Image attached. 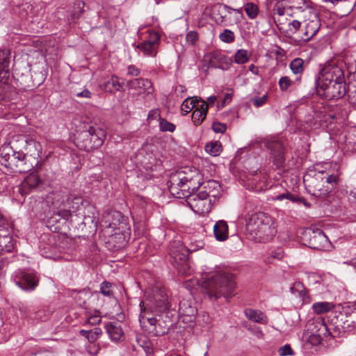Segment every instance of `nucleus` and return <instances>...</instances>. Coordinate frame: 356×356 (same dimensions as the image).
<instances>
[{
    "label": "nucleus",
    "mask_w": 356,
    "mask_h": 356,
    "mask_svg": "<svg viewBox=\"0 0 356 356\" xmlns=\"http://www.w3.org/2000/svg\"><path fill=\"white\" fill-rule=\"evenodd\" d=\"M202 176L195 168L184 167L172 174L168 183L170 193L176 198L186 199L190 208L196 213L204 215L211 209V196L215 197L218 183L209 180L202 186Z\"/></svg>",
    "instance_id": "obj_1"
},
{
    "label": "nucleus",
    "mask_w": 356,
    "mask_h": 356,
    "mask_svg": "<svg viewBox=\"0 0 356 356\" xmlns=\"http://www.w3.org/2000/svg\"><path fill=\"white\" fill-rule=\"evenodd\" d=\"M200 285L211 300H216L222 297L228 299L234 295V280L229 275L220 270L204 272Z\"/></svg>",
    "instance_id": "obj_2"
},
{
    "label": "nucleus",
    "mask_w": 356,
    "mask_h": 356,
    "mask_svg": "<svg viewBox=\"0 0 356 356\" xmlns=\"http://www.w3.org/2000/svg\"><path fill=\"white\" fill-rule=\"evenodd\" d=\"M249 237L258 243L271 241L277 234L275 220L268 213L257 212L250 216L246 222Z\"/></svg>",
    "instance_id": "obj_3"
},
{
    "label": "nucleus",
    "mask_w": 356,
    "mask_h": 356,
    "mask_svg": "<svg viewBox=\"0 0 356 356\" xmlns=\"http://www.w3.org/2000/svg\"><path fill=\"white\" fill-rule=\"evenodd\" d=\"M140 307L139 322L143 329L155 337L163 336L168 332L172 325L169 312L156 314L154 316H152V314L147 311L143 301L140 302Z\"/></svg>",
    "instance_id": "obj_4"
},
{
    "label": "nucleus",
    "mask_w": 356,
    "mask_h": 356,
    "mask_svg": "<svg viewBox=\"0 0 356 356\" xmlns=\"http://www.w3.org/2000/svg\"><path fill=\"white\" fill-rule=\"evenodd\" d=\"M53 195L54 196L53 198L57 201L56 210L47 218L46 223L50 230L58 232L72 217L71 209L74 208L71 206L72 202L73 200L79 201L80 199L72 195L53 194Z\"/></svg>",
    "instance_id": "obj_5"
},
{
    "label": "nucleus",
    "mask_w": 356,
    "mask_h": 356,
    "mask_svg": "<svg viewBox=\"0 0 356 356\" xmlns=\"http://www.w3.org/2000/svg\"><path fill=\"white\" fill-rule=\"evenodd\" d=\"M23 150L19 148L17 140L3 145L0 149V163L14 173L28 172L26 162L24 161Z\"/></svg>",
    "instance_id": "obj_6"
},
{
    "label": "nucleus",
    "mask_w": 356,
    "mask_h": 356,
    "mask_svg": "<svg viewBox=\"0 0 356 356\" xmlns=\"http://www.w3.org/2000/svg\"><path fill=\"white\" fill-rule=\"evenodd\" d=\"M332 328L335 334L341 335L353 332L356 329V303L349 302L343 307V312H332Z\"/></svg>",
    "instance_id": "obj_7"
},
{
    "label": "nucleus",
    "mask_w": 356,
    "mask_h": 356,
    "mask_svg": "<svg viewBox=\"0 0 356 356\" xmlns=\"http://www.w3.org/2000/svg\"><path fill=\"white\" fill-rule=\"evenodd\" d=\"M106 138L105 131L97 125L87 124L76 138V145L89 152L102 145Z\"/></svg>",
    "instance_id": "obj_8"
},
{
    "label": "nucleus",
    "mask_w": 356,
    "mask_h": 356,
    "mask_svg": "<svg viewBox=\"0 0 356 356\" xmlns=\"http://www.w3.org/2000/svg\"><path fill=\"white\" fill-rule=\"evenodd\" d=\"M19 148L23 150L24 156V161L28 172L31 171L35 167H38L42 154V146L40 143L31 138H26L20 136L17 140Z\"/></svg>",
    "instance_id": "obj_9"
},
{
    "label": "nucleus",
    "mask_w": 356,
    "mask_h": 356,
    "mask_svg": "<svg viewBox=\"0 0 356 356\" xmlns=\"http://www.w3.org/2000/svg\"><path fill=\"white\" fill-rule=\"evenodd\" d=\"M301 18L303 20L304 27L301 29L302 35L296 39V42L305 43L316 35L321 26L319 12L315 8L309 12L306 10L305 15Z\"/></svg>",
    "instance_id": "obj_10"
},
{
    "label": "nucleus",
    "mask_w": 356,
    "mask_h": 356,
    "mask_svg": "<svg viewBox=\"0 0 356 356\" xmlns=\"http://www.w3.org/2000/svg\"><path fill=\"white\" fill-rule=\"evenodd\" d=\"M345 79L342 68L335 64L327 63L321 67L318 74L314 76V86L323 83H332L335 81Z\"/></svg>",
    "instance_id": "obj_11"
},
{
    "label": "nucleus",
    "mask_w": 356,
    "mask_h": 356,
    "mask_svg": "<svg viewBox=\"0 0 356 356\" xmlns=\"http://www.w3.org/2000/svg\"><path fill=\"white\" fill-rule=\"evenodd\" d=\"M317 94L323 98L332 100L342 98L347 92L345 79L335 81L332 83H323L314 86Z\"/></svg>",
    "instance_id": "obj_12"
},
{
    "label": "nucleus",
    "mask_w": 356,
    "mask_h": 356,
    "mask_svg": "<svg viewBox=\"0 0 356 356\" xmlns=\"http://www.w3.org/2000/svg\"><path fill=\"white\" fill-rule=\"evenodd\" d=\"M323 173L318 172L314 177L304 178V184L307 191L313 196L324 198L332 191V187H327Z\"/></svg>",
    "instance_id": "obj_13"
},
{
    "label": "nucleus",
    "mask_w": 356,
    "mask_h": 356,
    "mask_svg": "<svg viewBox=\"0 0 356 356\" xmlns=\"http://www.w3.org/2000/svg\"><path fill=\"white\" fill-rule=\"evenodd\" d=\"M145 307L150 314L168 312L169 302L167 294L161 289H156L154 291L153 296L149 299L148 302L145 303Z\"/></svg>",
    "instance_id": "obj_14"
},
{
    "label": "nucleus",
    "mask_w": 356,
    "mask_h": 356,
    "mask_svg": "<svg viewBox=\"0 0 356 356\" xmlns=\"http://www.w3.org/2000/svg\"><path fill=\"white\" fill-rule=\"evenodd\" d=\"M14 281L22 290L32 291L38 286L40 277L34 271H19L15 275Z\"/></svg>",
    "instance_id": "obj_15"
},
{
    "label": "nucleus",
    "mask_w": 356,
    "mask_h": 356,
    "mask_svg": "<svg viewBox=\"0 0 356 356\" xmlns=\"http://www.w3.org/2000/svg\"><path fill=\"white\" fill-rule=\"evenodd\" d=\"M197 249L193 247L187 248L179 241H174L170 248V261L174 266L188 261L189 253Z\"/></svg>",
    "instance_id": "obj_16"
},
{
    "label": "nucleus",
    "mask_w": 356,
    "mask_h": 356,
    "mask_svg": "<svg viewBox=\"0 0 356 356\" xmlns=\"http://www.w3.org/2000/svg\"><path fill=\"white\" fill-rule=\"evenodd\" d=\"M333 316L332 312L327 316L328 324H326L323 318L316 319L312 323L308 325V331L312 332L315 334H319L322 339L327 336H331L332 338L341 337V335L335 334L336 333L332 328L331 320Z\"/></svg>",
    "instance_id": "obj_17"
},
{
    "label": "nucleus",
    "mask_w": 356,
    "mask_h": 356,
    "mask_svg": "<svg viewBox=\"0 0 356 356\" xmlns=\"http://www.w3.org/2000/svg\"><path fill=\"white\" fill-rule=\"evenodd\" d=\"M304 235L311 248L324 250L328 246V238L320 229H307Z\"/></svg>",
    "instance_id": "obj_18"
},
{
    "label": "nucleus",
    "mask_w": 356,
    "mask_h": 356,
    "mask_svg": "<svg viewBox=\"0 0 356 356\" xmlns=\"http://www.w3.org/2000/svg\"><path fill=\"white\" fill-rule=\"evenodd\" d=\"M264 146L270 151L273 158L274 164L278 167H282L284 163V147L281 141L275 138H266L264 140Z\"/></svg>",
    "instance_id": "obj_19"
},
{
    "label": "nucleus",
    "mask_w": 356,
    "mask_h": 356,
    "mask_svg": "<svg viewBox=\"0 0 356 356\" xmlns=\"http://www.w3.org/2000/svg\"><path fill=\"white\" fill-rule=\"evenodd\" d=\"M160 42V36L156 32H149L148 38L138 44L137 47L145 56L155 57Z\"/></svg>",
    "instance_id": "obj_20"
},
{
    "label": "nucleus",
    "mask_w": 356,
    "mask_h": 356,
    "mask_svg": "<svg viewBox=\"0 0 356 356\" xmlns=\"http://www.w3.org/2000/svg\"><path fill=\"white\" fill-rule=\"evenodd\" d=\"M205 58L209 62V67L219 68L222 70H228L232 63L230 58L218 50L208 54Z\"/></svg>",
    "instance_id": "obj_21"
},
{
    "label": "nucleus",
    "mask_w": 356,
    "mask_h": 356,
    "mask_svg": "<svg viewBox=\"0 0 356 356\" xmlns=\"http://www.w3.org/2000/svg\"><path fill=\"white\" fill-rule=\"evenodd\" d=\"M42 182V180L37 172H31L26 176L19 186L18 191L22 195L30 193L35 189Z\"/></svg>",
    "instance_id": "obj_22"
},
{
    "label": "nucleus",
    "mask_w": 356,
    "mask_h": 356,
    "mask_svg": "<svg viewBox=\"0 0 356 356\" xmlns=\"http://www.w3.org/2000/svg\"><path fill=\"white\" fill-rule=\"evenodd\" d=\"M11 54L7 49H0V83H6L10 77Z\"/></svg>",
    "instance_id": "obj_23"
},
{
    "label": "nucleus",
    "mask_w": 356,
    "mask_h": 356,
    "mask_svg": "<svg viewBox=\"0 0 356 356\" xmlns=\"http://www.w3.org/2000/svg\"><path fill=\"white\" fill-rule=\"evenodd\" d=\"M104 328L112 341L120 342L124 340V332L119 322H108L104 325Z\"/></svg>",
    "instance_id": "obj_24"
},
{
    "label": "nucleus",
    "mask_w": 356,
    "mask_h": 356,
    "mask_svg": "<svg viewBox=\"0 0 356 356\" xmlns=\"http://www.w3.org/2000/svg\"><path fill=\"white\" fill-rule=\"evenodd\" d=\"M286 8L293 11L294 14H299L300 17L305 15L306 10L309 12L314 8L309 6L305 0H284Z\"/></svg>",
    "instance_id": "obj_25"
},
{
    "label": "nucleus",
    "mask_w": 356,
    "mask_h": 356,
    "mask_svg": "<svg viewBox=\"0 0 356 356\" xmlns=\"http://www.w3.org/2000/svg\"><path fill=\"white\" fill-rule=\"evenodd\" d=\"M127 86L131 89L141 90L144 93L151 94L154 91L152 83L147 79H134L127 81Z\"/></svg>",
    "instance_id": "obj_26"
},
{
    "label": "nucleus",
    "mask_w": 356,
    "mask_h": 356,
    "mask_svg": "<svg viewBox=\"0 0 356 356\" xmlns=\"http://www.w3.org/2000/svg\"><path fill=\"white\" fill-rule=\"evenodd\" d=\"M9 226V222L0 213V246L2 250L5 248L8 251H9V250L6 243H10L11 241Z\"/></svg>",
    "instance_id": "obj_27"
},
{
    "label": "nucleus",
    "mask_w": 356,
    "mask_h": 356,
    "mask_svg": "<svg viewBox=\"0 0 356 356\" xmlns=\"http://www.w3.org/2000/svg\"><path fill=\"white\" fill-rule=\"evenodd\" d=\"M124 83L120 81L119 77L112 76L111 78L105 80L101 85V87L110 93H114L117 91L123 90Z\"/></svg>",
    "instance_id": "obj_28"
},
{
    "label": "nucleus",
    "mask_w": 356,
    "mask_h": 356,
    "mask_svg": "<svg viewBox=\"0 0 356 356\" xmlns=\"http://www.w3.org/2000/svg\"><path fill=\"white\" fill-rule=\"evenodd\" d=\"M201 104L197 105V108L192 113V121L195 126H198L202 123L206 118L208 112V105L207 103L201 100Z\"/></svg>",
    "instance_id": "obj_29"
},
{
    "label": "nucleus",
    "mask_w": 356,
    "mask_h": 356,
    "mask_svg": "<svg viewBox=\"0 0 356 356\" xmlns=\"http://www.w3.org/2000/svg\"><path fill=\"white\" fill-rule=\"evenodd\" d=\"M179 312L180 315L188 317L189 321H192L197 313V309L188 300H182L179 302Z\"/></svg>",
    "instance_id": "obj_30"
},
{
    "label": "nucleus",
    "mask_w": 356,
    "mask_h": 356,
    "mask_svg": "<svg viewBox=\"0 0 356 356\" xmlns=\"http://www.w3.org/2000/svg\"><path fill=\"white\" fill-rule=\"evenodd\" d=\"M213 233L216 240L224 241L228 238V225L225 220H218L213 226Z\"/></svg>",
    "instance_id": "obj_31"
},
{
    "label": "nucleus",
    "mask_w": 356,
    "mask_h": 356,
    "mask_svg": "<svg viewBox=\"0 0 356 356\" xmlns=\"http://www.w3.org/2000/svg\"><path fill=\"white\" fill-rule=\"evenodd\" d=\"M273 200L282 201L287 200L293 203L303 204L306 207H310V204L303 197H298L289 191H286L283 193L279 194L272 198Z\"/></svg>",
    "instance_id": "obj_32"
},
{
    "label": "nucleus",
    "mask_w": 356,
    "mask_h": 356,
    "mask_svg": "<svg viewBox=\"0 0 356 356\" xmlns=\"http://www.w3.org/2000/svg\"><path fill=\"white\" fill-rule=\"evenodd\" d=\"M244 313L245 316L250 321L261 324L267 323L266 316L259 310L248 308L245 310Z\"/></svg>",
    "instance_id": "obj_33"
},
{
    "label": "nucleus",
    "mask_w": 356,
    "mask_h": 356,
    "mask_svg": "<svg viewBox=\"0 0 356 356\" xmlns=\"http://www.w3.org/2000/svg\"><path fill=\"white\" fill-rule=\"evenodd\" d=\"M305 61L301 58H296L293 59L289 65L290 69L292 72L298 75L296 78V82H300L301 80V74L304 71V65Z\"/></svg>",
    "instance_id": "obj_34"
},
{
    "label": "nucleus",
    "mask_w": 356,
    "mask_h": 356,
    "mask_svg": "<svg viewBox=\"0 0 356 356\" xmlns=\"http://www.w3.org/2000/svg\"><path fill=\"white\" fill-rule=\"evenodd\" d=\"M80 335L86 337L89 343H95L97 339L102 335V331L99 327H95L93 330H81L79 331Z\"/></svg>",
    "instance_id": "obj_35"
},
{
    "label": "nucleus",
    "mask_w": 356,
    "mask_h": 356,
    "mask_svg": "<svg viewBox=\"0 0 356 356\" xmlns=\"http://www.w3.org/2000/svg\"><path fill=\"white\" fill-rule=\"evenodd\" d=\"M334 308V305L328 302H315L312 305L314 312L318 314L328 312Z\"/></svg>",
    "instance_id": "obj_36"
},
{
    "label": "nucleus",
    "mask_w": 356,
    "mask_h": 356,
    "mask_svg": "<svg viewBox=\"0 0 356 356\" xmlns=\"http://www.w3.org/2000/svg\"><path fill=\"white\" fill-rule=\"evenodd\" d=\"M301 22L298 20H293L290 22L288 24V29L286 30V34L289 37H291V35H296V38H298L300 35H302V31L300 29ZM296 41V40H294Z\"/></svg>",
    "instance_id": "obj_37"
},
{
    "label": "nucleus",
    "mask_w": 356,
    "mask_h": 356,
    "mask_svg": "<svg viewBox=\"0 0 356 356\" xmlns=\"http://www.w3.org/2000/svg\"><path fill=\"white\" fill-rule=\"evenodd\" d=\"M205 151L211 156H218L222 152V145L219 141L211 142L205 145Z\"/></svg>",
    "instance_id": "obj_38"
},
{
    "label": "nucleus",
    "mask_w": 356,
    "mask_h": 356,
    "mask_svg": "<svg viewBox=\"0 0 356 356\" xmlns=\"http://www.w3.org/2000/svg\"><path fill=\"white\" fill-rule=\"evenodd\" d=\"M201 100L202 99H197L196 97L186 99L181 105V111L184 112V115L188 113L194 107H195V104H198Z\"/></svg>",
    "instance_id": "obj_39"
},
{
    "label": "nucleus",
    "mask_w": 356,
    "mask_h": 356,
    "mask_svg": "<svg viewBox=\"0 0 356 356\" xmlns=\"http://www.w3.org/2000/svg\"><path fill=\"white\" fill-rule=\"evenodd\" d=\"M220 5L216 6L213 10V15H215V19L218 24L222 26H232L233 23L231 22V20H228L226 19L225 15H223L222 13L225 10H222L220 13L218 11V8Z\"/></svg>",
    "instance_id": "obj_40"
},
{
    "label": "nucleus",
    "mask_w": 356,
    "mask_h": 356,
    "mask_svg": "<svg viewBox=\"0 0 356 356\" xmlns=\"http://www.w3.org/2000/svg\"><path fill=\"white\" fill-rule=\"evenodd\" d=\"M222 10H225V11H226L229 14H231L232 11L236 12V13L240 15V16H236L234 18V24H238L241 22V18L243 17L242 8L235 9L227 5H220L218 8V13H220V12L222 11Z\"/></svg>",
    "instance_id": "obj_41"
},
{
    "label": "nucleus",
    "mask_w": 356,
    "mask_h": 356,
    "mask_svg": "<svg viewBox=\"0 0 356 356\" xmlns=\"http://www.w3.org/2000/svg\"><path fill=\"white\" fill-rule=\"evenodd\" d=\"M244 10L248 17L251 19H255L259 14L258 6L252 2L245 3L244 6Z\"/></svg>",
    "instance_id": "obj_42"
},
{
    "label": "nucleus",
    "mask_w": 356,
    "mask_h": 356,
    "mask_svg": "<svg viewBox=\"0 0 356 356\" xmlns=\"http://www.w3.org/2000/svg\"><path fill=\"white\" fill-rule=\"evenodd\" d=\"M249 60L248 51L245 49H239L234 55V61L237 64H244Z\"/></svg>",
    "instance_id": "obj_43"
},
{
    "label": "nucleus",
    "mask_w": 356,
    "mask_h": 356,
    "mask_svg": "<svg viewBox=\"0 0 356 356\" xmlns=\"http://www.w3.org/2000/svg\"><path fill=\"white\" fill-rule=\"evenodd\" d=\"M220 40L225 43H232L235 40L234 33L229 29H225L219 35Z\"/></svg>",
    "instance_id": "obj_44"
},
{
    "label": "nucleus",
    "mask_w": 356,
    "mask_h": 356,
    "mask_svg": "<svg viewBox=\"0 0 356 356\" xmlns=\"http://www.w3.org/2000/svg\"><path fill=\"white\" fill-rule=\"evenodd\" d=\"M159 128L163 132H173L175 130L176 126L173 123L168 122L167 120L160 118Z\"/></svg>",
    "instance_id": "obj_45"
},
{
    "label": "nucleus",
    "mask_w": 356,
    "mask_h": 356,
    "mask_svg": "<svg viewBox=\"0 0 356 356\" xmlns=\"http://www.w3.org/2000/svg\"><path fill=\"white\" fill-rule=\"evenodd\" d=\"M20 311L22 313L24 318H31V319H40L42 320V315L41 314L42 312L39 311L35 313H33L31 309L26 308V307H22L20 308Z\"/></svg>",
    "instance_id": "obj_46"
},
{
    "label": "nucleus",
    "mask_w": 356,
    "mask_h": 356,
    "mask_svg": "<svg viewBox=\"0 0 356 356\" xmlns=\"http://www.w3.org/2000/svg\"><path fill=\"white\" fill-rule=\"evenodd\" d=\"M293 82L287 76H282L279 81V87L281 91L286 92L293 85Z\"/></svg>",
    "instance_id": "obj_47"
},
{
    "label": "nucleus",
    "mask_w": 356,
    "mask_h": 356,
    "mask_svg": "<svg viewBox=\"0 0 356 356\" xmlns=\"http://www.w3.org/2000/svg\"><path fill=\"white\" fill-rule=\"evenodd\" d=\"M199 40V35L197 31H191L186 35V42L191 45L195 46Z\"/></svg>",
    "instance_id": "obj_48"
},
{
    "label": "nucleus",
    "mask_w": 356,
    "mask_h": 356,
    "mask_svg": "<svg viewBox=\"0 0 356 356\" xmlns=\"http://www.w3.org/2000/svg\"><path fill=\"white\" fill-rule=\"evenodd\" d=\"M175 267L177 269L179 273L184 276H186L191 273V267L188 263V261L183 262V264H177Z\"/></svg>",
    "instance_id": "obj_49"
},
{
    "label": "nucleus",
    "mask_w": 356,
    "mask_h": 356,
    "mask_svg": "<svg viewBox=\"0 0 356 356\" xmlns=\"http://www.w3.org/2000/svg\"><path fill=\"white\" fill-rule=\"evenodd\" d=\"M325 178V184L327 187H332V191L335 188L338 183V177L334 175H330Z\"/></svg>",
    "instance_id": "obj_50"
},
{
    "label": "nucleus",
    "mask_w": 356,
    "mask_h": 356,
    "mask_svg": "<svg viewBox=\"0 0 356 356\" xmlns=\"http://www.w3.org/2000/svg\"><path fill=\"white\" fill-rule=\"evenodd\" d=\"M112 284L107 281H104L100 285V292L105 296H113V292L111 290Z\"/></svg>",
    "instance_id": "obj_51"
},
{
    "label": "nucleus",
    "mask_w": 356,
    "mask_h": 356,
    "mask_svg": "<svg viewBox=\"0 0 356 356\" xmlns=\"http://www.w3.org/2000/svg\"><path fill=\"white\" fill-rule=\"evenodd\" d=\"M86 350L91 356H97L100 350V346L95 343H88L86 346Z\"/></svg>",
    "instance_id": "obj_52"
},
{
    "label": "nucleus",
    "mask_w": 356,
    "mask_h": 356,
    "mask_svg": "<svg viewBox=\"0 0 356 356\" xmlns=\"http://www.w3.org/2000/svg\"><path fill=\"white\" fill-rule=\"evenodd\" d=\"M323 339L320 337L319 334H315L310 332V334L308 336L307 341L311 343L312 346H317L321 343Z\"/></svg>",
    "instance_id": "obj_53"
},
{
    "label": "nucleus",
    "mask_w": 356,
    "mask_h": 356,
    "mask_svg": "<svg viewBox=\"0 0 356 356\" xmlns=\"http://www.w3.org/2000/svg\"><path fill=\"white\" fill-rule=\"evenodd\" d=\"M348 99L350 103L356 107V85L348 89Z\"/></svg>",
    "instance_id": "obj_54"
},
{
    "label": "nucleus",
    "mask_w": 356,
    "mask_h": 356,
    "mask_svg": "<svg viewBox=\"0 0 356 356\" xmlns=\"http://www.w3.org/2000/svg\"><path fill=\"white\" fill-rule=\"evenodd\" d=\"M278 353L280 356H286V355H293L292 348L288 344H286V345L280 347L279 348Z\"/></svg>",
    "instance_id": "obj_55"
},
{
    "label": "nucleus",
    "mask_w": 356,
    "mask_h": 356,
    "mask_svg": "<svg viewBox=\"0 0 356 356\" xmlns=\"http://www.w3.org/2000/svg\"><path fill=\"white\" fill-rule=\"evenodd\" d=\"M212 129L215 133H224L226 131L227 125L220 122H213L212 124Z\"/></svg>",
    "instance_id": "obj_56"
},
{
    "label": "nucleus",
    "mask_w": 356,
    "mask_h": 356,
    "mask_svg": "<svg viewBox=\"0 0 356 356\" xmlns=\"http://www.w3.org/2000/svg\"><path fill=\"white\" fill-rule=\"evenodd\" d=\"M267 99L268 96L266 95H264L262 97L253 98L252 102L256 107H259L266 103Z\"/></svg>",
    "instance_id": "obj_57"
},
{
    "label": "nucleus",
    "mask_w": 356,
    "mask_h": 356,
    "mask_svg": "<svg viewBox=\"0 0 356 356\" xmlns=\"http://www.w3.org/2000/svg\"><path fill=\"white\" fill-rule=\"evenodd\" d=\"M76 5L77 6V8L79 9V10L78 11H75V12L72 13L71 17H72V19H76L79 18V17L81 16V15L83 13L82 8H83L84 3H82V2H78V3H76Z\"/></svg>",
    "instance_id": "obj_58"
},
{
    "label": "nucleus",
    "mask_w": 356,
    "mask_h": 356,
    "mask_svg": "<svg viewBox=\"0 0 356 356\" xmlns=\"http://www.w3.org/2000/svg\"><path fill=\"white\" fill-rule=\"evenodd\" d=\"M284 252L282 248H277L270 252V257L277 259H281L283 257Z\"/></svg>",
    "instance_id": "obj_59"
},
{
    "label": "nucleus",
    "mask_w": 356,
    "mask_h": 356,
    "mask_svg": "<svg viewBox=\"0 0 356 356\" xmlns=\"http://www.w3.org/2000/svg\"><path fill=\"white\" fill-rule=\"evenodd\" d=\"M101 322V317L99 315H92L88 318L87 323L91 325H98Z\"/></svg>",
    "instance_id": "obj_60"
},
{
    "label": "nucleus",
    "mask_w": 356,
    "mask_h": 356,
    "mask_svg": "<svg viewBox=\"0 0 356 356\" xmlns=\"http://www.w3.org/2000/svg\"><path fill=\"white\" fill-rule=\"evenodd\" d=\"M40 251H41V254L44 257H46V258H53L54 256L53 254L50 252V250L51 249H54L53 248H51V247H44V248H41L40 247Z\"/></svg>",
    "instance_id": "obj_61"
},
{
    "label": "nucleus",
    "mask_w": 356,
    "mask_h": 356,
    "mask_svg": "<svg viewBox=\"0 0 356 356\" xmlns=\"http://www.w3.org/2000/svg\"><path fill=\"white\" fill-rule=\"evenodd\" d=\"M127 70H128V71H127L128 74H129L131 76H136L139 75V74H140V70L134 65H129L128 67Z\"/></svg>",
    "instance_id": "obj_62"
},
{
    "label": "nucleus",
    "mask_w": 356,
    "mask_h": 356,
    "mask_svg": "<svg viewBox=\"0 0 356 356\" xmlns=\"http://www.w3.org/2000/svg\"><path fill=\"white\" fill-rule=\"evenodd\" d=\"M76 96L79 97L90 98L91 92L88 89H85L83 91L78 92Z\"/></svg>",
    "instance_id": "obj_63"
},
{
    "label": "nucleus",
    "mask_w": 356,
    "mask_h": 356,
    "mask_svg": "<svg viewBox=\"0 0 356 356\" xmlns=\"http://www.w3.org/2000/svg\"><path fill=\"white\" fill-rule=\"evenodd\" d=\"M144 351L145 352L147 356H152L154 354L153 348L149 345L146 344L145 347H144Z\"/></svg>",
    "instance_id": "obj_64"
}]
</instances>
